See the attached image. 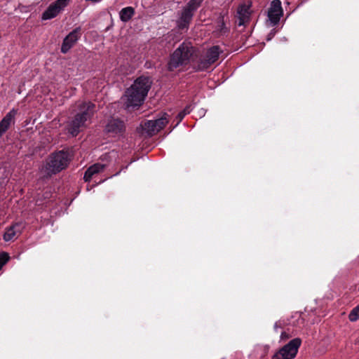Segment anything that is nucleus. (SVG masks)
Instances as JSON below:
<instances>
[{
    "instance_id": "nucleus-1",
    "label": "nucleus",
    "mask_w": 359,
    "mask_h": 359,
    "mask_svg": "<svg viewBox=\"0 0 359 359\" xmlns=\"http://www.w3.org/2000/svg\"><path fill=\"white\" fill-rule=\"evenodd\" d=\"M151 85V81L149 77H138L125 93L126 107L140 106L147 97Z\"/></svg>"
},
{
    "instance_id": "nucleus-2",
    "label": "nucleus",
    "mask_w": 359,
    "mask_h": 359,
    "mask_svg": "<svg viewBox=\"0 0 359 359\" xmlns=\"http://www.w3.org/2000/svg\"><path fill=\"white\" fill-rule=\"evenodd\" d=\"M78 107L79 112L67 126L68 132L74 137L79 133L81 128L86 126V121L90 120L95 112V104L91 102H83Z\"/></svg>"
},
{
    "instance_id": "nucleus-3",
    "label": "nucleus",
    "mask_w": 359,
    "mask_h": 359,
    "mask_svg": "<svg viewBox=\"0 0 359 359\" xmlns=\"http://www.w3.org/2000/svg\"><path fill=\"white\" fill-rule=\"evenodd\" d=\"M70 160V156L67 151L60 150L51 154L42 169L45 172L44 177L48 178L65 169Z\"/></svg>"
},
{
    "instance_id": "nucleus-4",
    "label": "nucleus",
    "mask_w": 359,
    "mask_h": 359,
    "mask_svg": "<svg viewBox=\"0 0 359 359\" xmlns=\"http://www.w3.org/2000/svg\"><path fill=\"white\" fill-rule=\"evenodd\" d=\"M194 53V48L190 42H183L173 52L168 65L169 71H173L180 66L189 63Z\"/></svg>"
},
{
    "instance_id": "nucleus-5",
    "label": "nucleus",
    "mask_w": 359,
    "mask_h": 359,
    "mask_svg": "<svg viewBox=\"0 0 359 359\" xmlns=\"http://www.w3.org/2000/svg\"><path fill=\"white\" fill-rule=\"evenodd\" d=\"M302 339L299 337L290 340L287 344L280 348L272 357V359H293L296 357Z\"/></svg>"
},
{
    "instance_id": "nucleus-6",
    "label": "nucleus",
    "mask_w": 359,
    "mask_h": 359,
    "mask_svg": "<svg viewBox=\"0 0 359 359\" xmlns=\"http://www.w3.org/2000/svg\"><path fill=\"white\" fill-rule=\"evenodd\" d=\"M220 53L219 47L218 46H213L207 50L205 57L200 59L194 68L196 71H205L208 69L219 59Z\"/></svg>"
},
{
    "instance_id": "nucleus-7",
    "label": "nucleus",
    "mask_w": 359,
    "mask_h": 359,
    "mask_svg": "<svg viewBox=\"0 0 359 359\" xmlns=\"http://www.w3.org/2000/svg\"><path fill=\"white\" fill-rule=\"evenodd\" d=\"M126 123L124 121L114 116L109 117L104 126V133L109 137H120L126 132Z\"/></svg>"
},
{
    "instance_id": "nucleus-8",
    "label": "nucleus",
    "mask_w": 359,
    "mask_h": 359,
    "mask_svg": "<svg viewBox=\"0 0 359 359\" xmlns=\"http://www.w3.org/2000/svg\"><path fill=\"white\" fill-rule=\"evenodd\" d=\"M71 0H56L51 3L42 13L41 20H47L56 18L70 4Z\"/></svg>"
},
{
    "instance_id": "nucleus-9",
    "label": "nucleus",
    "mask_w": 359,
    "mask_h": 359,
    "mask_svg": "<svg viewBox=\"0 0 359 359\" xmlns=\"http://www.w3.org/2000/svg\"><path fill=\"white\" fill-rule=\"evenodd\" d=\"M283 15V8L280 0H273L268 11V18L272 26L276 25Z\"/></svg>"
},
{
    "instance_id": "nucleus-10",
    "label": "nucleus",
    "mask_w": 359,
    "mask_h": 359,
    "mask_svg": "<svg viewBox=\"0 0 359 359\" xmlns=\"http://www.w3.org/2000/svg\"><path fill=\"white\" fill-rule=\"evenodd\" d=\"M81 28L77 27L72 30L63 40L61 46V52L67 53L76 43L81 36Z\"/></svg>"
},
{
    "instance_id": "nucleus-11",
    "label": "nucleus",
    "mask_w": 359,
    "mask_h": 359,
    "mask_svg": "<svg viewBox=\"0 0 359 359\" xmlns=\"http://www.w3.org/2000/svg\"><path fill=\"white\" fill-rule=\"evenodd\" d=\"M194 15V12L184 7L180 16L177 21V26L178 29L180 30L188 29Z\"/></svg>"
},
{
    "instance_id": "nucleus-12",
    "label": "nucleus",
    "mask_w": 359,
    "mask_h": 359,
    "mask_svg": "<svg viewBox=\"0 0 359 359\" xmlns=\"http://www.w3.org/2000/svg\"><path fill=\"white\" fill-rule=\"evenodd\" d=\"M18 113V110L12 109L0 121V137L8 129L10 126L15 122V117Z\"/></svg>"
},
{
    "instance_id": "nucleus-13",
    "label": "nucleus",
    "mask_w": 359,
    "mask_h": 359,
    "mask_svg": "<svg viewBox=\"0 0 359 359\" xmlns=\"http://www.w3.org/2000/svg\"><path fill=\"white\" fill-rule=\"evenodd\" d=\"M237 15L238 18V26L245 25L250 20V6L241 4L238 6L237 10Z\"/></svg>"
},
{
    "instance_id": "nucleus-14",
    "label": "nucleus",
    "mask_w": 359,
    "mask_h": 359,
    "mask_svg": "<svg viewBox=\"0 0 359 359\" xmlns=\"http://www.w3.org/2000/svg\"><path fill=\"white\" fill-rule=\"evenodd\" d=\"M105 165L101 163H95L90 166L85 172L83 180L85 182H90L92 177L104 170Z\"/></svg>"
},
{
    "instance_id": "nucleus-15",
    "label": "nucleus",
    "mask_w": 359,
    "mask_h": 359,
    "mask_svg": "<svg viewBox=\"0 0 359 359\" xmlns=\"http://www.w3.org/2000/svg\"><path fill=\"white\" fill-rule=\"evenodd\" d=\"M21 233V224L15 223V224L8 227L4 234V239L6 241H10L14 239L17 236Z\"/></svg>"
},
{
    "instance_id": "nucleus-16",
    "label": "nucleus",
    "mask_w": 359,
    "mask_h": 359,
    "mask_svg": "<svg viewBox=\"0 0 359 359\" xmlns=\"http://www.w3.org/2000/svg\"><path fill=\"white\" fill-rule=\"evenodd\" d=\"M135 9L131 6L123 8L119 13L120 19L124 22H128L134 15Z\"/></svg>"
},
{
    "instance_id": "nucleus-17",
    "label": "nucleus",
    "mask_w": 359,
    "mask_h": 359,
    "mask_svg": "<svg viewBox=\"0 0 359 359\" xmlns=\"http://www.w3.org/2000/svg\"><path fill=\"white\" fill-rule=\"evenodd\" d=\"M142 128L149 135H153L158 133L153 120H148L142 124Z\"/></svg>"
},
{
    "instance_id": "nucleus-18",
    "label": "nucleus",
    "mask_w": 359,
    "mask_h": 359,
    "mask_svg": "<svg viewBox=\"0 0 359 359\" xmlns=\"http://www.w3.org/2000/svg\"><path fill=\"white\" fill-rule=\"evenodd\" d=\"M153 121L156 125V128L158 132H159L168 123V114L166 113H164L161 117L156 120H153Z\"/></svg>"
},
{
    "instance_id": "nucleus-19",
    "label": "nucleus",
    "mask_w": 359,
    "mask_h": 359,
    "mask_svg": "<svg viewBox=\"0 0 359 359\" xmlns=\"http://www.w3.org/2000/svg\"><path fill=\"white\" fill-rule=\"evenodd\" d=\"M203 1L204 0H189V1L184 7L195 13L196 10L201 6Z\"/></svg>"
},
{
    "instance_id": "nucleus-20",
    "label": "nucleus",
    "mask_w": 359,
    "mask_h": 359,
    "mask_svg": "<svg viewBox=\"0 0 359 359\" xmlns=\"http://www.w3.org/2000/svg\"><path fill=\"white\" fill-rule=\"evenodd\" d=\"M348 319L351 322H355L359 319V304L351 310Z\"/></svg>"
},
{
    "instance_id": "nucleus-21",
    "label": "nucleus",
    "mask_w": 359,
    "mask_h": 359,
    "mask_svg": "<svg viewBox=\"0 0 359 359\" xmlns=\"http://www.w3.org/2000/svg\"><path fill=\"white\" fill-rule=\"evenodd\" d=\"M10 256L8 253L3 252L0 253V270L9 261Z\"/></svg>"
},
{
    "instance_id": "nucleus-22",
    "label": "nucleus",
    "mask_w": 359,
    "mask_h": 359,
    "mask_svg": "<svg viewBox=\"0 0 359 359\" xmlns=\"http://www.w3.org/2000/svg\"><path fill=\"white\" fill-rule=\"evenodd\" d=\"M291 337H292V334H290L288 332L284 331V332H282V333L280 334V341H286V340H287L288 339H290Z\"/></svg>"
},
{
    "instance_id": "nucleus-23",
    "label": "nucleus",
    "mask_w": 359,
    "mask_h": 359,
    "mask_svg": "<svg viewBox=\"0 0 359 359\" xmlns=\"http://www.w3.org/2000/svg\"><path fill=\"white\" fill-rule=\"evenodd\" d=\"M192 109V104H189L186 106V107L181 111L186 116L187 114H189L191 111Z\"/></svg>"
},
{
    "instance_id": "nucleus-24",
    "label": "nucleus",
    "mask_w": 359,
    "mask_h": 359,
    "mask_svg": "<svg viewBox=\"0 0 359 359\" xmlns=\"http://www.w3.org/2000/svg\"><path fill=\"white\" fill-rule=\"evenodd\" d=\"M184 116L185 115L182 111L178 113V114L176 116V119L177 121V125L182 121Z\"/></svg>"
},
{
    "instance_id": "nucleus-25",
    "label": "nucleus",
    "mask_w": 359,
    "mask_h": 359,
    "mask_svg": "<svg viewBox=\"0 0 359 359\" xmlns=\"http://www.w3.org/2000/svg\"><path fill=\"white\" fill-rule=\"evenodd\" d=\"M274 330L277 332L278 331V328H282V325L280 323V322H276L275 324H274Z\"/></svg>"
},
{
    "instance_id": "nucleus-26",
    "label": "nucleus",
    "mask_w": 359,
    "mask_h": 359,
    "mask_svg": "<svg viewBox=\"0 0 359 359\" xmlns=\"http://www.w3.org/2000/svg\"><path fill=\"white\" fill-rule=\"evenodd\" d=\"M225 28V23L224 22V20H222V22H221V30H223V29Z\"/></svg>"
}]
</instances>
